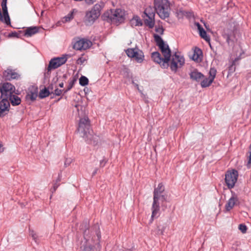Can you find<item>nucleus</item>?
<instances>
[{"label":"nucleus","instance_id":"obj_44","mask_svg":"<svg viewBox=\"0 0 251 251\" xmlns=\"http://www.w3.org/2000/svg\"><path fill=\"white\" fill-rule=\"evenodd\" d=\"M106 162V161L105 160H104V159L101 160L100 161V166H101L102 167H103L105 165Z\"/></svg>","mask_w":251,"mask_h":251},{"label":"nucleus","instance_id":"obj_4","mask_svg":"<svg viewBox=\"0 0 251 251\" xmlns=\"http://www.w3.org/2000/svg\"><path fill=\"white\" fill-rule=\"evenodd\" d=\"M77 132L85 140H91L93 137L90 129V122L87 117L81 118L79 120Z\"/></svg>","mask_w":251,"mask_h":251},{"label":"nucleus","instance_id":"obj_28","mask_svg":"<svg viewBox=\"0 0 251 251\" xmlns=\"http://www.w3.org/2000/svg\"><path fill=\"white\" fill-rule=\"evenodd\" d=\"M76 80V79L75 78H73L72 79L70 80L67 88L64 90V93H67L72 88Z\"/></svg>","mask_w":251,"mask_h":251},{"label":"nucleus","instance_id":"obj_42","mask_svg":"<svg viewBox=\"0 0 251 251\" xmlns=\"http://www.w3.org/2000/svg\"><path fill=\"white\" fill-rule=\"evenodd\" d=\"M198 58H199V54H198V53H197V55L195 53H194V55H193V59L194 60H198Z\"/></svg>","mask_w":251,"mask_h":251},{"label":"nucleus","instance_id":"obj_39","mask_svg":"<svg viewBox=\"0 0 251 251\" xmlns=\"http://www.w3.org/2000/svg\"><path fill=\"white\" fill-rule=\"evenodd\" d=\"M30 235L32 236L33 239L36 242V238H37V235L33 231H31L30 232Z\"/></svg>","mask_w":251,"mask_h":251},{"label":"nucleus","instance_id":"obj_8","mask_svg":"<svg viewBox=\"0 0 251 251\" xmlns=\"http://www.w3.org/2000/svg\"><path fill=\"white\" fill-rule=\"evenodd\" d=\"M167 196L166 194L158 195L157 199H154V196L153 197V202L151 206V223L154 218H156L159 216V212L160 211L159 201L163 202L167 201Z\"/></svg>","mask_w":251,"mask_h":251},{"label":"nucleus","instance_id":"obj_49","mask_svg":"<svg viewBox=\"0 0 251 251\" xmlns=\"http://www.w3.org/2000/svg\"><path fill=\"white\" fill-rule=\"evenodd\" d=\"M198 51L200 52L201 53V51L200 50H199Z\"/></svg>","mask_w":251,"mask_h":251},{"label":"nucleus","instance_id":"obj_38","mask_svg":"<svg viewBox=\"0 0 251 251\" xmlns=\"http://www.w3.org/2000/svg\"><path fill=\"white\" fill-rule=\"evenodd\" d=\"M224 38L226 40V42L229 44L230 38V36L228 34H224L223 35Z\"/></svg>","mask_w":251,"mask_h":251},{"label":"nucleus","instance_id":"obj_11","mask_svg":"<svg viewBox=\"0 0 251 251\" xmlns=\"http://www.w3.org/2000/svg\"><path fill=\"white\" fill-rule=\"evenodd\" d=\"M127 55L130 58H135L138 63H141L144 59L143 51L138 48L128 49L126 51Z\"/></svg>","mask_w":251,"mask_h":251},{"label":"nucleus","instance_id":"obj_15","mask_svg":"<svg viewBox=\"0 0 251 251\" xmlns=\"http://www.w3.org/2000/svg\"><path fill=\"white\" fill-rule=\"evenodd\" d=\"M3 77L7 80H17L21 78V75L17 69H12L9 67L3 72Z\"/></svg>","mask_w":251,"mask_h":251},{"label":"nucleus","instance_id":"obj_31","mask_svg":"<svg viewBox=\"0 0 251 251\" xmlns=\"http://www.w3.org/2000/svg\"><path fill=\"white\" fill-rule=\"evenodd\" d=\"M22 31H19L18 32H17L16 31L12 32L11 33H10L8 34L9 37H17L19 38L20 37V34L22 33Z\"/></svg>","mask_w":251,"mask_h":251},{"label":"nucleus","instance_id":"obj_6","mask_svg":"<svg viewBox=\"0 0 251 251\" xmlns=\"http://www.w3.org/2000/svg\"><path fill=\"white\" fill-rule=\"evenodd\" d=\"M10 102L13 106L19 105L21 100L17 95L13 94L8 99H2L1 100V117L7 114L9 111Z\"/></svg>","mask_w":251,"mask_h":251},{"label":"nucleus","instance_id":"obj_33","mask_svg":"<svg viewBox=\"0 0 251 251\" xmlns=\"http://www.w3.org/2000/svg\"><path fill=\"white\" fill-rule=\"evenodd\" d=\"M165 227L164 226L160 227V226H158L157 227V231L156 233L157 234H163L164 232L165 231Z\"/></svg>","mask_w":251,"mask_h":251},{"label":"nucleus","instance_id":"obj_36","mask_svg":"<svg viewBox=\"0 0 251 251\" xmlns=\"http://www.w3.org/2000/svg\"><path fill=\"white\" fill-rule=\"evenodd\" d=\"M64 90H60V89H59L58 88H56L55 90H54V94L56 95V96H60L61 95L62 92H64Z\"/></svg>","mask_w":251,"mask_h":251},{"label":"nucleus","instance_id":"obj_35","mask_svg":"<svg viewBox=\"0 0 251 251\" xmlns=\"http://www.w3.org/2000/svg\"><path fill=\"white\" fill-rule=\"evenodd\" d=\"M239 229L242 233H245L247 231V228L245 225L240 224L239 225Z\"/></svg>","mask_w":251,"mask_h":251},{"label":"nucleus","instance_id":"obj_10","mask_svg":"<svg viewBox=\"0 0 251 251\" xmlns=\"http://www.w3.org/2000/svg\"><path fill=\"white\" fill-rule=\"evenodd\" d=\"M238 176V172L233 170L231 171H227L225 176V181L229 189L233 188L237 182Z\"/></svg>","mask_w":251,"mask_h":251},{"label":"nucleus","instance_id":"obj_34","mask_svg":"<svg viewBox=\"0 0 251 251\" xmlns=\"http://www.w3.org/2000/svg\"><path fill=\"white\" fill-rule=\"evenodd\" d=\"M155 31L159 34L162 35L163 34L164 32V29L162 26H156L155 28Z\"/></svg>","mask_w":251,"mask_h":251},{"label":"nucleus","instance_id":"obj_5","mask_svg":"<svg viewBox=\"0 0 251 251\" xmlns=\"http://www.w3.org/2000/svg\"><path fill=\"white\" fill-rule=\"evenodd\" d=\"M154 8L162 19L169 17L170 11V2L169 0H154Z\"/></svg>","mask_w":251,"mask_h":251},{"label":"nucleus","instance_id":"obj_37","mask_svg":"<svg viewBox=\"0 0 251 251\" xmlns=\"http://www.w3.org/2000/svg\"><path fill=\"white\" fill-rule=\"evenodd\" d=\"M72 161H73V159L71 158H67L65 160V161L64 163V165L65 166V167H67L71 164V163L72 162Z\"/></svg>","mask_w":251,"mask_h":251},{"label":"nucleus","instance_id":"obj_9","mask_svg":"<svg viewBox=\"0 0 251 251\" xmlns=\"http://www.w3.org/2000/svg\"><path fill=\"white\" fill-rule=\"evenodd\" d=\"M185 63V59L183 56L175 52L171 55L170 60L169 62V66L172 71L176 72L178 68H181Z\"/></svg>","mask_w":251,"mask_h":251},{"label":"nucleus","instance_id":"obj_16","mask_svg":"<svg viewBox=\"0 0 251 251\" xmlns=\"http://www.w3.org/2000/svg\"><path fill=\"white\" fill-rule=\"evenodd\" d=\"M92 45V43L89 40L81 39L75 43L73 48L76 50H85L91 47Z\"/></svg>","mask_w":251,"mask_h":251},{"label":"nucleus","instance_id":"obj_22","mask_svg":"<svg viewBox=\"0 0 251 251\" xmlns=\"http://www.w3.org/2000/svg\"><path fill=\"white\" fill-rule=\"evenodd\" d=\"M151 58L154 62L161 66L163 63L164 58L161 57L160 54L158 51H155L151 53Z\"/></svg>","mask_w":251,"mask_h":251},{"label":"nucleus","instance_id":"obj_7","mask_svg":"<svg viewBox=\"0 0 251 251\" xmlns=\"http://www.w3.org/2000/svg\"><path fill=\"white\" fill-rule=\"evenodd\" d=\"M103 6V2L96 4L90 11L86 12L85 17L86 22L88 24H93L100 16V11Z\"/></svg>","mask_w":251,"mask_h":251},{"label":"nucleus","instance_id":"obj_41","mask_svg":"<svg viewBox=\"0 0 251 251\" xmlns=\"http://www.w3.org/2000/svg\"><path fill=\"white\" fill-rule=\"evenodd\" d=\"M248 163L249 164H251V145L250 146V155L249 156Z\"/></svg>","mask_w":251,"mask_h":251},{"label":"nucleus","instance_id":"obj_30","mask_svg":"<svg viewBox=\"0 0 251 251\" xmlns=\"http://www.w3.org/2000/svg\"><path fill=\"white\" fill-rule=\"evenodd\" d=\"M37 96V92H31L26 95V98L30 99L31 100H34Z\"/></svg>","mask_w":251,"mask_h":251},{"label":"nucleus","instance_id":"obj_17","mask_svg":"<svg viewBox=\"0 0 251 251\" xmlns=\"http://www.w3.org/2000/svg\"><path fill=\"white\" fill-rule=\"evenodd\" d=\"M7 0H2L1 6L2 9V14L1 13V22H4L7 25H11L10 17L7 7Z\"/></svg>","mask_w":251,"mask_h":251},{"label":"nucleus","instance_id":"obj_12","mask_svg":"<svg viewBox=\"0 0 251 251\" xmlns=\"http://www.w3.org/2000/svg\"><path fill=\"white\" fill-rule=\"evenodd\" d=\"M15 87L9 82H5L1 86V98L5 97V99H8V97L15 93Z\"/></svg>","mask_w":251,"mask_h":251},{"label":"nucleus","instance_id":"obj_23","mask_svg":"<svg viewBox=\"0 0 251 251\" xmlns=\"http://www.w3.org/2000/svg\"><path fill=\"white\" fill-rule=\"evenodd\" d=\"M38 31L39 28L37 26L29 27L25 30L24 35L27 37L31 36L37 33Z\"/></svg>","mask_w":251,"mask_h":251},{"label":"nucleus","instance_id":"obj_40","mask_svg":"<svg viewBox=\"0 0 251 251\" xmlns=\"http://www.w3.org/2000/svg\"><path fill=\"white\" fill-rule=\"evenodd\" d=\"M196 26L197 27L198 29L199 30V31L200 32L201 30V29H203V28L201 26V25L199 23H196L195 24Z\"/></svg>","mask_w":251,"mask_h":251},{"label":"nucleus","instance_id":"obj_26","mask_svg":"<svg viewBox=\"0 0 251 251\" xmlns=\"http://www.w3.org/2000/svg\"><path fill=\"white\" fill-rule=\"evenodd\" d=\"M50 95L49 91L46 88L40 91L39 96L40 98L43 99L49 96Z\"/></svg>","mask_w":251,"mask_h":251},{"label":"nucleus","instance_id":"obj_19","mask_svg":"<svg viewBox=\"0 0 251 251\" xmlns=\"http://www.w3.org/2000/svg\"><path fill=\"white\" fill-rule=\"evenodd\" d=\"M151 8H146L144 11L145 14L146 15L148 19L145 20V24L148 25L150 28H152L154 25V17L155 14L154 12H150Z\"/></svg>","mask_w":251,"mask_h":251},{"label":"nucleus","instance_id":"obj_1","mask_svg":"<svg viewBox=\"0 0 251 251\" xmlns=\"http://www.w3.org/2000/svg\"><path fill=\"white\" fill-rule=\"evenodd\" d=\"M80 229L83 233V240L80 247L81 251H91L96 246L98 248H100V242L101 235L99 231L96 233V236H92L89 230V225L87 221L81 224Z\"/></svg>","mask_w":251,"mask_h":251},{"label":"nucleus","instance_id":"obj_32","mask_svg":"<svg viewBox=\"0 0 251 251\" xmlns=\"http://www.w3.org/2000/svg\"><path fill=\"white\" fill-rule=\"evenodd\" d=\"M134 21H135V25L136 26H139V25H142V23L141 20L137 16L134 17L133 19L132 22H134Z\"/></svg>","mask_w":251,"mask_h":251},{"label":"nucleus","instance_id":"obj_2","mask_svg":"<svg viewBox=\"0 0 251 251\" xmlns=\"http://www.w3.org/2000/svg\"><path fill=\"white\" fill-rule=\"evenodd\" d=\"M125 16V11L123 9L118 8L110 9L105 12L102 15V18L103 20L118 25L124 23L126 19Z\"/></svg>","mask_w":251,"mask_h":251},{"label":"nucleus","instance_id":"obj_13","mask_svg":"<svg viewBox=\"0 0 251 251\" xmlns=\"http://www.w3.org/2000/svg\"><path fill=\"white\" fill-rule=\"evenodd\" d=\"M67 60V55H63L60 57H56L51 59L50 61L48 67V71L49 72L52 69H55L63 64H65Z\"/></svg>","mask_w":251,"mask_h":251},{"label":"nucleus","instance_id":"obj_25","mask_svg":"<svg viewBox=\"0 0 251 251\" xmlns=\"http://www.w3.org/2000/svg\"><path fill=\"white\" fill-rule=\"evenodd\" d=\"M199 34L201 37L204 39L206 41L208 42H210V37L207 35L206 32L204 29H201V30L199 32Z\"/></svg>","mask_w":251,"mask_h":251},{"label":"nucleus","instance_id":"obj_21","mask_svg":"<svg viewBox=\"0 0 251 251\" xmlns=\"http://www.w3.org/2000/svg\"><path fill=\"white\" fill-rule=\"evenodd\" d=\"M166 194L165 193V187L162 183H160L157 187L155 188L153 191L154 199H157L158 195Z\"/></svg>","mask_w":251,"mask_h":251},{"label":"nucleus","instance_id":"obj_18","mask_svg":"<svg viewBox=\"0 0 251 251\" xmlns=\"http://www.w3.org/2000/svg\"><path fill=\"white\" fill-rule=\"evenodd\" d=\"M239 203V201L237 195L234 192L231 191V196L225 205L226 210L227 211H230L234 206Z\"/></svg>","mask_w":251,"mask_h":251},{"label":"nucleus","instance_id":"obj_43","mask_svg":"<svg viewBox=\"0 0 251 251\" xmlns=\"http://www.w3.org/2000/svg\"><path fill=\"white\" fill-rule=\"evenodd\" d=\"M132 83L136 87V88L139 92H141L139 86L137 83H135L133 80H132Z\"/></svg>","mask_w":251,"mask_h":251},{"label":"nucleus","instance_id":"obj_20","mask_svg":"<svg viewBox=\"0 0 251 251\" xmlns=\"http://www.w3.org/2000/svg\"><path fill=\"white\" fill-rule=\"evenodd\" d=\"M189 75L191 79L197 82L201 81L204 77V75L196 69L191 71Z\"/></svg>","mask_w":251,"mask_h":251},{"label":"nucleus","instance_id":"obj_50","mask_svg":"<svg viewBox=\"0 0 251 251\" xmlns=\"http://www.w3.org/2000/svg\"><path fill=\"white\" fill-rule=\"evenodd\" d=\"M60 181V178H58V181L59 182Z\"/></svg>","mask_w":251,"mask_h":251},{"label":"nucleus","instance_id":"obj_14","mask_svg":"<svg viewBox=\"0 0 251 251\" xmlns=\"http://www.w3.org/2000/svg\"><path fill=\"white\" fill-rule=\"evenodd\" d=\"M217 74V70L214 68H211L209 72V77H204L201 80V85L202 88L209 87L213 82Z\"/></svg>","mask_w":251,"mask_h":251},{"label":"nucleus","instance_id":"obj_48","mask_svg":"<svg viewBox=\"0 0 251 251\" xmlns=\"http://www.w3.org/2000/svg\"><path fill=\"white\" fill-rule=\"evenodd\" d=\"M236 60H237V59H235L233 61L232 64L231 66H230V68H232V66H233V65H235V61H236Z\"/></svg>","mask_w":251,"mask_h":251},{"label":"nucleus","instance_id":"obj_46","mask_svg":"<svg viewBox=\"0 0 251 251\" xmlns=\"http://www.w3.org/2000/svg\"><path fill=\"white\" fill-rule=\"evenodd\" d=\"M98 170V168H96L95 169V170L94 171V172L92 173V176H95L97 173Z\"/></svg>","mask_w":251,"mask_h":251},{"label":"nucleus","instance_id":"obj_29","mask_svg":"<svg viewBox=\"0 0 251 251\" xmlns=\"http://www.w3.org/2000/svg\"><path fill=\"white\" fill-rule=\"evenodd\" d=\"M88 79L85 76H81L79 78V84L84 86L88 84Z\"/></svg>","mask_w":251,"mask_h":251},{"label":"nucleus","instance_id":"obj_47","mask_svg":"<svg viewBox=\"0 0 251 251\" xmlns=\"http://www.w3.org/2000/svg\"><path fill=\"white\" fill-rule=\"evenodd\" d=\"M59 86L61 88H63V86H64V83L63 82H61L59 84Z\"/></svg>","mask_w":251,"mask_h":251},{"label":"nucleus","instance_id":"obj_3","mask_svg":"<svg viewBox=\"0 0 251 251\" xmlns=\"http://www.w3.org/2000/svg\"><path fill=\"white\" fill-rule=\"evenodd\" d=\"M156 45L159 47L163 56V63L161 65L162 68L166 69L169 67V62L171 57V51L167 44L165 43L161 37L158 34L153 35Z\"/></svg>","mask_w":251,"mask_h":251},{"label":"nucleus","instance_id":"obj_27","mask_svg":"<svg viewBox=\"0 0 251 251\" xmlns=\"http://www.w3.org/2000/svg\"><path fill=\"white\" fill-rule=\"evenodd\" d=\"M122 75L126 78L129 79L131 77V74L130 73L129 70L127 68H124L121 72Z\"/></svg>","mask_w":251,"mask_h":251},{"label":"nucleus","instance_id":"obj_45","mask_svg":"<svg viewBox=\"0 0 251 251\" xmlns=\"http://www.w3.org/2000/svg\"><path fill=\"white\" fill-rule=\"evenodd\" d=\"M59 184H57V183H55L53 185V191H55L56 189L58 188V187L59 186Z\"/></svg>","mask_w":251,"mask_h":251},{"label":"nucleus","instance_id":"obj_24","mask_svg":"<svg viewBox=\"0 0 251 251\" xmlns=\"http://www.w3.org/2000/svg\"><path fill=\"white\" fill-rule=\"evenodd\" d=\"M77 12V10L73 9L68 15L65 16L63 19V22H70L74 18V15Z\"/></svg>","mask_w":251,"mask_h":251}]
</instances>
